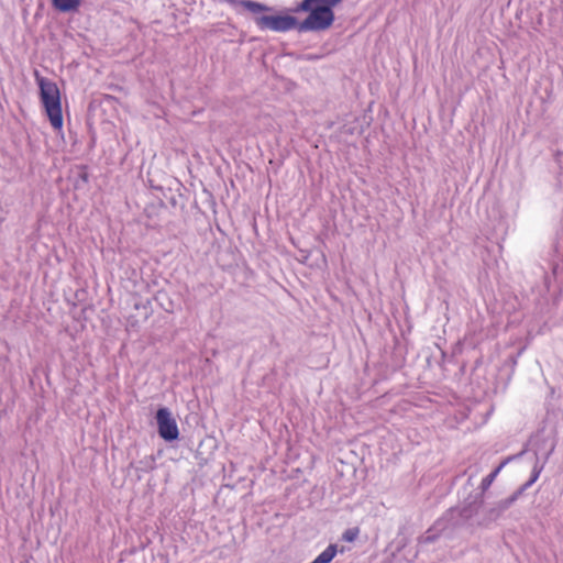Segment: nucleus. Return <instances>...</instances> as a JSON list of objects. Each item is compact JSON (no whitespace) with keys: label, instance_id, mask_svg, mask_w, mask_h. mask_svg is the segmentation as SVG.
Segmentation results:
<instances>
[{"label":"nucleus","instance_id":"obj_1","mask_svg":"<svg viewBox=\"0 0 563 563\" xmlns=\"http://www.w3.org/2000/svg\"><path fill=\"white\" fill-rule=\"evenodd\" d=\"M239 13L253 14V21L260 31L287 33L320 32L328 30L334 22L333 8L342 0H302L292 9L277 10L255 0H221Z\"/></svg>","mask_w":563,"mask_h":563},{"label":"nucleus","instance_id":"obj_2","mask_svg":"<svg viewBox=\"0 0 563 563\" xmlns=\"http://www.w3.org/2000/svg\"><path fill=\"white\" fill-rule=\"evenodd\" d=\"M36 81L40 87L41 101L44 106L48 120L55 130L60 131L63 129L64 121L59 89L54 81L38 76L37 73Z\"/></svg>","mask_w":563,"mask_h":563},{"label":"nucleus","instance_id":"obj_3","mask_svg":"<svg viewBox=\"0 0 563 563\" xmlns=\"http://www.w3.org/2000/svg\"><path fill=\"white\" fill-rule=\"evenodd\" d=\"M521 496V490L514 492L507 498L500 499L493 505L484 507L481 516L476 519V527L487 528L498 520Z\"/></svg>","mask_w":563,"mask_h":563},{"label":"nucleus","instance_id":"obj_4","mask_svg":"<svg viewBox=\"0 0 563 563\" xmlns=\"http://www.w3.org/2000/svg\"><path fill=\"white\" fill-rule=\"evenodd\" d=\"M158 434L167 442L178 439L179 430L176 420L172 417L168 408L162 407L156 411Z\"/></svg>","mask_w":563,"mask_h":563},{"label":"nucleus","instance_id":"obj_5","mask_svg":"<svg viewBox=\"0 0 563 563\" xmlns=\"http://www.w3.org/2000/svg\"><path fill=\"white\" fill-rule=\"evenodd\" d=\"M484 500L482 494H478L473 500H466L462 506L455 507L460 518L464 525L470 527H476V520L474 517L481 516V509L483 508Z\"/></svg>","mask_w":563,"mask_h":563},{"label":"nucleus","instance_id":"obj_6","mask_svg":"<svg viewBox=\"0 0 563 563\" xmlns=\"http://www.w3.org/2000/svg\"><path fill=\"white\" fill-rule=\"evenodd\" d=\"M464 526L455 507L449 508L444 514L435 520V529L451 536L456 529Z\"/></svg>","mask_w":563,"mask_h":563},{"label":"nucleus","instance_id":"obj_7","mask_svg":"<svg viewBox=\"0 0 563 563\" xmlns=\"http://www.w3.org/2000/svg\"><path fill=\"white\" fill-rule=\"evenodd\" d=\"M510 459H507L505 461H503L494 471H492L487 476H485L482 482H481V485H479V488L482 490V495L492 486V484L494 483L495 478L497 477V475L499 474V472L504 468V466L508 463Z\"/></svg>","mask_w":563,"mask_h":563},{"label":"nucleus","instance_id":"obj_8","mask_svg":"<svg viewBox=\"0 0 563 563\" xmlns=\"http://www.w3.org/2000/svg\"><path fill=\"white\" fill-rule=\"evenodd\" d=\"M81 0H52L55 9L60 12H70L80 5Z\"/></svg>","mask_w":563,"mask_h":563},{"label":"nucleus","instance_id":"obj_9","mask_svg":"<svg viewBox=\"0 0 563 563\" xmlns=\"http://www.w3.org/2000/svg\"><path fill=\"white\" fill-rule=\"evenodd\" d=\"M135 470L143 473H148L156 467V460L154 455H146L135 463Z\"/></svg>","mask_w":563,"mask_h":563},{"label":"nucleus","instance_id":"obj_10","mask_svg":"<svg viewBox=\"0 0 563 563\" xmlns=\"http://www.w3.org/2000/svg\"><path fill=\"white\" fill-rule=\"evenodd\" d=\"M441 536H445V532H440L435 529V522L419 538V543L430 544L435 542Z\"/></svg>","mask_w":563,"mask_h":563},{"label":"nucleus","instance_id":"obj_11","mask_svg":"<svg viewBox=\"0 0 563 563\" xmlns=\"http://www.w3.org/2000/svg\"><path fill=\"white\" fill-rule=\"evenodd\" d=\"M543 466H539L538 464H536L532 468V472H531V475H530V478L527 483H525L520 488H518L517 490H521V494L527 489L529 488L532 484H534L537 482V479L539 478L540 476V473L542 471Z\"/></svg>","mask_w":563,"mask_h":563},{"label":"nucleus","instance_id":"obj_12","mask_svg":"<svg viewBox=\"0 0 563 563\" xmlns=\"http://www.w3.org/2000/svg\"><path fill=\"white\" fill-rule=\"evenodd\" d=\"M360 530L357 528H351L343 532L342 540L346 542H353L358 537Z\"/></svg>","mask_w":563,"mask_h":563},{"label":"nucleus","instance_id":"obj_13","mask_svg":"<svg viewBox=\"0 0 563 563\" xmlns=\"http://www.w3.org/2000/svg\"><path fill=\"white\" fill-rule=\"evenodd\" d=\"M554 157L560 168L563 170V150H556Z\"/></svg>","mask_w":563,"mask_h":563}]
</instances>
